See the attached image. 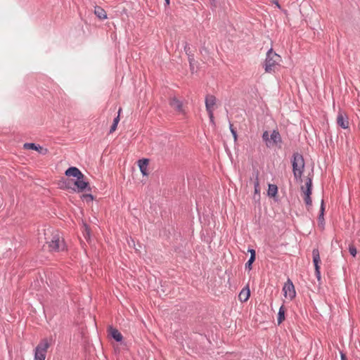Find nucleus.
Instances as JSON below:
<instances>
[{
    "mask_svg": "<svg viewBox=\"0 0 360 360\" xmlns=\"http://www.w3.org/2000/svg\"><path fill=\"white\" fill-rule=\"evenodd\" d=\"M65 175L67 176H73L77 179L75 181V185L77 187V191L81 193L83 191H91V188L88 181L84 180V175L76 167H70L65 172Z\"/></svg>",
    "mask_w": 360,
    "mask_h": 360,
    "instance_id": "1",
    "label": "nucleus"
},
{
    "mask_svg": "<svg viewBox=\"0 0 360 360\" xmlns=\"http://www.w3.org/2000/svg\"><path fill=\"white\" fill-rule=\"evenodd\" d=\"M45 233L46 243L48 245L50 252H60L66 250V245L64 240L61 238L58 231H49Z\"/></svg>",
    "mask_w": 360,
    "mask_h": 360,
    "instance_id": "2",
    "label": "nucleus"
},
{
    "mask_svg": "<svg viewBox=\"0 0 360 360\" xmlns=\"http://www.w3.org/2000/svg\"><path fill=\"white\" fill-rule=\"evenodd\" d=\"M291 163L295 179L297 182H302V175L305 167L303 155L299 153H294L291 158Z\"/></svg>",
    "mask_w": 360,
    "mask_h": 360,
    "instance_id": "3",
    "label": "nucleus"
},
{
    "mask_svg": "<svg viewBox=\"0 0 360 360\" xmlns=\"http://www.w3.org/2000/svg\"><path fill=\"white\" fill-rule=\"evenodd\" d=\"M280 61L281 56L273 51L272 49H270L266 53V56L264 64L265 71L266 72H271L274 71L275 66L278 65Z\"/></svg>",
    "mask_w": 360,
    "mask_h": 360,
    "instance_id": "4",
    "label": "nucleus"
},
{
    "mask_svg": "<svg viewBox=\"0 0 360 360\" xmlns=\"http://www.w3.org/2000/svg\"><path fill=\"white\" fill-rule=\"evenodd\" d=\"M50 345L48 339H42L35 347L34 360H45Z\"/></svg>",
    "mask_w": 360,
    "mask_h": 360,
    "instance_id": "5",
    "label": "nucleus"
},
{
    "mask_svg": "<svg viewBox=\"0 0 360 360\" xmlns=\"http://www.w3.org/2000/svg\"><path fill=\"white\" fill-rule=\"evenodd\" d=\"M312 257H313V263L315 269V275L317 278L318 281H320L321 278V271H320V263H321V258H320V254L319 250L318 248H314L312 250Z\"/></svg>",
    "mask_w": 360,
    "mask_h": 360,
    "instance_id": "6",
    "label": "nucleus"
},
{
    "mask_svg": "<svg viewBox=\"0 0 360 360\" xmlns=\"http://www.w3.org/2000/svg\"><path fill=\"white\" fill-rule=\"evenodd\" d=\"M283 291L284 292V296L285 297H288L290 300L296 296V292L295 290V286L290 279H288V281L285 283L283 287Z\"/></svg>",
    "mask_w": 360,
    "mask_h": 360,
    "instance_id": "7",
    "label": "nucleus"
},
{
    "mask_svg": "<svg viewBox=\"0 0 360 360\" xmlns=\"http://www.w3.org/2000/svg\"><path fill=\"white\" fill-rule=\"evenodd\" d=\"M337 124L341 128H349V119L346 113L340 111L337 116Z\"/></svg>",
    "mask_w": 360,
    "mask_h": 360,
    "instance_id": "8",
    "label": "nucleus"
},
{
    "mask_svg": "<svg viewBox=\"0 0 360 360\" xmlns=\"http://www.w3.org/2000/svg\"><path fill=\"white\" fill-rule=\"evenodd\" d=\"M217 98L214 95L207 94L205 96V108L206 110H214V105L216 104Z\"/></svg>",
    "mask_w": 360,
    "mask_h": 360,
    "instance_id": "9",
    "label": "nucleus"
},
{
    "mask_svg": "<svg viewBox=\"0 0 360 360\" xmlns=\"http://www.w3.org/2000/svg\"><path fill=\"white\" fill-rule=\"evenodd\" d=\"M301 190L304 193V196H311L312 191V179L307 176L305 182V187L302 186Z\"/></svg>",
    "mask_w": 360,
    "mask_h": 360,
    "instance_id": "10",
    "label": "nucleus"
},
{
    "mask_svg": "<svg viewBox=\"0 0 360 360\" xmlns=\"http://www.w3.org/2000/svg\"><path fill=\"white\" fill-rule=\"evenodd\" d=\"M23 148L25 149L37 150L41 154H45L47 152L46 148H43L41 146L34 143H25Z\"/></svg>",
    "mask_w": 360,
    "mask_h": 360,
    "instance_id": "11",
    "label": "nucleus"
},
{
    "mask_svg": "<svg viewBox=\"0 0 360 360\" xmlns=\"http://www.w3.org/2000/svg\"><path fill=\"white\" fill-rule=\"evenodd\" d=\"M271 147L274 145H278L282 143L281 136L278 130H273L270 135Z\"/></svg>",
    "mask_w": 360,
    "mask_h": 360,
    "instance_id": "12",
    "label": "nucleus"
},
{
    "mask_svg": "<svg viewBox=\"0 0 360 360\" xmlns=\"http://www.w3.org/2000/svg\"><path fill=\"white\" fill-rule=\"evenodd\" d=\"M169 105L176 111L184 112L183 103L176 97H173L170 99Z\"/></svg>",
    "mask_w": 360,
    "mask_h": 360,
    "instance_id": "13",
    "label": "nucleus"
},
{
    "mask_svg": "<svg viewBox=\"0 0 360 360\" xmlns=\"http://www.w3.org/2000/svg\"><path fill=\"white\" fill-rule=\"evenodd\" d=\"M148 162L149 160L147 158H143L138 161V166L143 176H147L148 174L147 172Z\"/></svg>",
    "mask_w": 360,
    "mask_h": 360,
    "instance_id": "14",
    "label": "nucleus"
},
{
    "mask_svg": "<svg viewBox=\"0 0 360 360\" xmlns=\"http://www.w3.org/2000/svg\"><path fill=\"white\" fill-rule=\"evenodd\" d=\"M110 336L117 342H121L123 336L121 333L116 328L110 326L108 328Z\"/></svg>",
    "mask_w": 360,
    "mask_h": 360,
    "instance_id": "15",
    "label": "nucleus"
},
{
    "mask_svg": "<svg viewBox=\"0 0 360 360\" xmlns=\"http://www.w3.org/2000/svg\"><path fill=\"white\" fill-rule=\"evenodd\" d=\"M250 296V291L248 285L244 288L239 293L238 297L240 302H245L248 301Z\"/></svg>",
    "mask_w": 360,
    "mask_h": 360,
    "instance_id": "16",
    "label": "nucleus"
},
{
    "mask_svg": "<svg viewBox=\"0 0 360 360\" xmlns=\"http://www.w3.org/2000/svg\"><path fill=\"white\" fill-rule=\"evenodd\" d=\"M95 15L101 20L107 18V14L105 11L101 6H96L94 8Z\"/></svg>",
    "mask_w": 360,
    "mask_h": 360,
    "instance_id": "17",
    "label": "nucleus"
},
{
    "mask_svg": "<svg viewBox=\"0 0 360 360\" xmlns=\"http://www.w3.org/2000/svg\"><path fill=\"white\" fill-rule=\"evenodd\" d=\"M285 307L284 305H282L280 307L278 313V318L277 321L278 324L280 325L284 320H285Z\"/></svg>",
    "mask_w": 360,
    "mask_h": 360,
    "instance_id": "18",
    "label": "nucleus"
},
{
    "mask_svg": "<svg viewBox=\"0 0 360 360\" xmlns=\"http://www.w3.org/2000/svg\"><path fill=\"white\" fill-rule=\"evenodd\" d=\"M121 110H122V108H120L118 110L117 116L114 118L112 124L111 125L110 131H109V134H112V132H114L116 130L117 124L120 122V113Z\"/></svg>",
    "mask_w": 360,
    "mask_h": 360,
    "instance_id": "19",
    "label": "nucleus"
},
{
    "mask_svg": "<svg viewBox=\"0 0 360 360\" xmlns=\"http://www.w3.org/2000/svg\"><path fill=\"white\" fill-rule=\"evenodd\" d=\"M253 176L255 178V181H254L255 193V194H257V193L259 194L260 188H259V179H258L259 172L258 171H255L253 173Z\"/></svg>",
    "mask_w": 360,
    "mask_h": 360,
    "instance_id": "20",
    "label": "nucleus"
},
{
    "mask_svg": "<svg viewBox=\"0 0 360 360\" xmlns=\"http://www.w3.org/2000/svg\"><path fill=\"white\" fill-rule=\"evenodd\" d=\"M278 193V187L276 184H269L267 194L270 197H275Z\"/></svg>",
    "mask_w": 360,
    "mask_h": 360,
    "instance_id": "21",
    "label": "nucleus"
},
{
    "mask_svg": "<svg viewBox=\"0 0 360 360\" xmlns=\"http://www.w3.org/2000/svg\"><path fill=\"white\" fill-rule=\"evenodd\" d=\"M324 212H325V205H324V200H321V207H320V213H319V222L320 224H323V221H324V218H323V216H324Z\"/></svg>",
    "mask_w": 360,
    "mask_h": 360,
    "instance_id": "22",
    "label": "nucleus"
},
{
    "mask_svg": "<svg viewBox=\"0 0 360 360\" xmlns=\"http://www.w3.org/2000/svg\"><path fill=\"white\" fill-rule=\"evenodd\" d=\"M262 139H263L264 141L266 142V146L268 148H270L271 147V140H270V138H269V132L267 131H265L263 132Z\"/></svg>",
    "mask_w": 360,
    "mask_h": 360,
    "instance_id": "23",
    "label": "nucleus"
},
{
    "mask_svg": "<svg viewBox=\"0 0 360 360\" xmlns=\"http://www.w3.org/2000/svg\"><path fill=\"white\" fill-rule=\"evenodd\" d=\"M81 198L82 200L86 201V202H92L94 200V195L91 193L83 194L81 196Z\"/></svg>",
    "mask_w": 360,
    "mask_h": 360,
    "instance_id": "24",
    "label": "nucleus"
},
{
    "mask_svg": "<svg viewBox=\"0 0 360 360\" xmlns=\"http://www.w3.org/2000/svg\"><path fill=\"white\" fill-rule=\"evenodd\" d=\"M255 261V257H250L248 261L245 263V269L250 271L252 269V264Z\"/></svg>",
    "mask_w": 360,
    "mask_h": 360,
    "instance_id": "25",
    "label": "nucleus"
},
{
    "mask_svg": "<svg viewBox=\"0 0 360 360\" xmlns=\"http://www.w3.org/2000/svg\"><path fill=\"white\" fill-rule=\"evenodd\" d=\"M188 59L190 65L191 72V73H193L195 72L194 63L195 62L194 56H189V57H188Z\"/></svg>",
    "mask_w": 360,
    "mask_h": 360,
    "instance_id": "26",
    "label": "nucleus"
},
{
    "mask_svg": "<svg viewBox=\"0 0 360 360\" xmlns=\"http://www.w3.org/2000/svg\"><path fill=\"white\" fill-rule=\"evenodd\" d=\"M304 200L306 204L307 210H309V209L312 206V200H311V196H304Z\"/></svg>",
    "mask_w": 360,
    "mask_h": 360,
    "instance_id": "27",
    "label": "nucleus"
},
{
    "mask_svg": "<svg viewBox=\"0 0 360 360\" xmlns=\"http://www.w3.org/2000/svg\"><path fill=\"white\" fill-rule=\"evenodd\" d=\"M184 49V51L188 57H189V56H194V54L192 53L191 51V47H190L189 44L186 41L185 42Z\"/></svg>",
    "mask_w": 360,
    "mask_h": 360,
    "instance_id": "28",
    "label": "nucleus"
},
{
    "mask_svg": "<svg viewBox=\"0 0 360 360\" xmlns=\"http://www.w3.org/2000/svg\"><path fill=\"white\" fill-rule=\"evenodd\" d=\"M348 250L352 256H353L354 257H356L357 250H356V247L354 245H352V244L349 245Z\"/></svg>",
    "mask_w": 360,
    "mask_h": 360,
    "instance_id": "29",
    "label": "nucleus"
},
{
    "mask_svg": "<svg viewBox=\"0 0 360 360\" xmlns=\"http://www.w3.org/2000/svg\"><path fill=\"white\" fill-rule=\"evenodd\" d=\"M229 129H230V131L233 135V137L234 139V141H236L237 140V131L236 130L233 128V126L231 123H229Z\"/></svg>",
    "mask_w": 360,
    "mask_h": 360,
    "instance_id": "30",
    "label": "nucleus"
},
{
    "mask_svg": "<svg viewBox=\"0 0 360 360\" xmlns=\"http://www.w3.org/2000/svg\"><path fill=\"white\" fill-rule=\"evenodd\" d=\"M207 113H208V115H209V118H210V122L212 123L213 124H214V110H207Z\"/></svg>",
    "mask_w": 360,
    "mask_h": 360,
    "instance_id": "31",
    "label": "nucleus"
},
{
    "mask_svg": "<svg viewBox=\"0 0 360 360\" xmlns=\"http://www.w3.org/2000/svg\"><path fill=\"white\" fill-rule=\"evenodd\" d=\"M248 251V252L250 253V257H252V255H253L255 257V258H256V252L254 249L249 248Z\"/></svg>",
    "mask_w": 360,
    "mask_h": 360,
    "instance_id": "32",
    "label": "nucleus"
},
{
    "mask_svg": "<svg viewBox=\"0 0 360 360\" xmlns=\"http://www.w3.org/2000/svg\"><path fill=\"white\" fill-rule=\"evenodd\" d=\"M340 358H341V360H347V358L345 354L343 353L342 352H340Z\"/></svg>",
    "mask_w": 360,
    "mask_h": 360,
    "instance_id": "33",
    "label": "nucleus"
},
{
    "mask_svg": "<svg viewBox=\"0 0 360 360\" xmlns=\"http://www.w3.org/2000/svg\"><path fill=\"white\" fill-rule=\"evenodd\" d=\"M84 227H85V231H86L87 235L89 236L90 229H89V226L86 224H84Z\"/></svg>",
    "mask_w": 360,
    "mask_h": 360,
    "instance_id": "34",
    "label": "nucleus"
},
{
    "mask_svg": "<svg viewBox=\"0 0 360 360\" xmlns=\"http://www.w3.org/2000/svg\"><path fill=\"white\" fill-rule=\"evenodd\" d=\"M274 4L278 8H281V5L279 4L278 0H275Z\"/></svg>",
    "mask_w": 360,
    "mask_h": 360,
    "instance_id": "35",
    "label": "nucleus"
},
{
    "mask_svg": "<svg viewBox=\"0 0 360 360\" xmlns=\"http://www.w3.org/2000/svg\"><path fill=\"white\" fill-rule=\"evenodd\" d=\"M165 5L168 6L169 4L170 0H165Z\"/></svg>",
    "mask_w": 360,
    "mask_h": 360,
    "instance_id": "36",
    "label": "nucleus"
},
{
    "mask_svg": "<svg viewBox=\"0 0 360 360\" xmlns=\"http://www.w3.org/2000/svg\"><path fill=\"white\" fill-rule=\"evenodd\" d=\"M63 184H65V187L66 188H70V187L67 185V184H66V181H63Z\"/></svg>",
    "mask_w": 360,
    "mask_h": 360,
    "instance_id": "37",
    "label": "nucleus"
}]
</instances>
